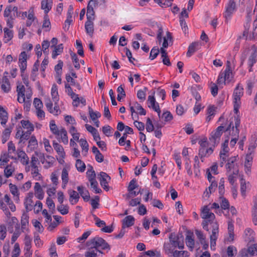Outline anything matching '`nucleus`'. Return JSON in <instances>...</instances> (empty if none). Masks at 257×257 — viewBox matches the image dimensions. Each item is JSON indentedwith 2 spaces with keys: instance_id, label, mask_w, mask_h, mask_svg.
<instances>
[{
  "instance_id": "nucleus-1",
  "label": "nucleus",
  "mask_w": 257,
  "mask_h": 257,
  "mask_svg": "<svg viewBox=\"0 0 257 257\" xmlns=\"http://www.w3.org/2000/svg\"><path fill=\"white\" fill-rule=\"evenodd\" d=\"M86 246L95 250L99 248L103 250L110 249V246L108 243L104 239L99 236H95L87 241Z\"/></svg>"
},
{
  "instance_id": "nucleus-2",
  "label": "nucleus",
  "mask_w": 257,
  "mask_h": 257,
  "mask_svg": "<svg viewBox=\"0 0 257 257\" xmlns=\"http://www.w3.org/2000/svg\"><path fill=\"white\" fill-rule=\"evenodd\" d=\"M170 243L174 247H178L179 249L184 248L183 236L182 233H179L177 235L171 233L169 236Z\"/></svg>"
},
{
  "instance_id": "nucleus-3",
  "label": "nucleus",
  "mask_w": 257,
  "mask_h": 257,
  "mask_svg": "<svg viewBox=\"0 0 257 257\" xmlns=\"http://www.w3.org/2000/svg\"><path fill=\"white\" fill-rule=\"evenodd\" d=\"M223 129L224 126L220 125L217 127L215 132L211 133V137L209 138V141L211 142V145L213 146V147L219 143Z\"/></svg>"
},
{
  "instance_id": "nucleus-4",
  "label": "nucleus",
  "mask_w": 257,
  "mask_h": 257,
  "mask_svg": "<svg viewBox=\"0 0 257 257\" xmlns=\"http://www.w3.org/2000/svg\"><path fill=\"white\" fill-rule=\"evenodd\" d=\"M98 1L97 0H90L89 1L87 7V20L93 21L94 20L95 12L93 10V7H96L98 5Z\"/></svg>"
},
{
  "instance_id": "nucleus-5",
  "label": "nucleus",
  "mask_w": 257,
  "mask_h": 257,
  "mask_svg": "<svg viewBox=\"0 0 257 257\" xmlns=\"http://www.w3.org/2000/svg\"><path fill=\"white\" fill-rule=\"evenodd\" d=\"M100 183L102 187L106 191L109 190V186L108 185V181L111 179L110 177L105 172H101L100 173Z\"/></svg>"
},
{
  "instance_id": "nucleus-6",
  "label": "nucleus",
  "mask_w": 257,
  "mask_h": 257,
  "mask_svg": "<svg viewBox=\"0 0 257 257\" xmlns=\"http://www.w3.org/2000/svg\"><path fill=\"white\" fill-rule=\"evenodd\" d=\"M243 88L242 87L240 86V84H238L233 91V103H241L240 98L243 95Z\"/></svg>"
},
{
  "instance_id": "nucleus-7",
  "label": "nucleus",
  "mask_w": 257,
  "mask_h": 257,
  "mask_svg": "<svg viewBox=\"0 0 257 257\" xmlns=\"http://www.w3.org/2000/svg\"><path fill=\"white\" fill-rule=\"evenodd\" d=\"M148 101L149 103L148 106L149 107H152L155 111L157 112L158 116L160 117L161 110L158 103L156 102V99L154 96L149 95L148 96Z\"/></svg>"
},
{
  "instance_id": "nucleus-8",
  "label": "nucleus",
  "mask_w": 257,
  "mask_h": 257,
  "mask_svg": "<svg viewBox=\"0 0 257 257\" xmlns=\"http://www.w3.org/2000/svg\"><path fill=\"white\" fill-rule=\"evenodd\" d=\"M235 8V3L233 0H229L224 13V17L227 20L233 13Z\"/></svg>"
},
{
  "instance_id": "nucleus-9",
  "label": "nucleus",
  "mask_w": 257,
  "mask_h": 257,
  "mask_svg": "<svg viewBox=\"0 0 257 257\" xmlns=\"http://www.w3.org/2000/svg\"><path fill=\"white\" fill-rule=\"evenodd\" d=\"M201 217L205 219H215V215L214 213L210 212V209L207 206H204L201 211Z\"/></svg>"
},
{
  "instance_id": "nucleus-10",
  "label": "nucleus",
  "mask_w": 257,
  "mask_h": 257,
  "mask_svg": "<svg viewBox=\"0 0 257 257\" xmlns=\"http://www.w3.org/2000/svg\"><path fill=\"white\" fill-rule=\"evenodd\" d=\"M34 191L36 197L40 200L44 198V192L39 182H36L34 186Z\"/></svg>"
},
{
  "instance_id": "nucleus-11",
  "label": "nucleus",
  "mask_w": 257,
  "mask_h": 257,
  "mask_svg": "<svg viewBox=\"0 0 257 257\" xmlns=\"http://www.w3.org/2000/svg\"><path fill=\"white\" fill-rule=\"evenodd\" d=\"M122 228L129 227L134 224L135 218L132 215H128L122 220Z\"/></svg>"
},
{
  "instance_id": "nucleus-12",
  "label": "nucleus",
  "mask_w": 257,
  "mask_h": 257,
  "mask_svg": "<svg viewBox=\"0 0 257 257\" xmlns=\"http://www.w3.org/2000/svg\"><path fill=\"white\" fill-rule=\"evenodd\" d=\"M193 234L192 232H189L186 237V243L187 246L191 251L193 250L194 247L195 241L193 238Z\"/></svg>"
},
{
  "instance_id": "nucleus-13",
  "label": "nucleus",
  "mask_w": 257,
  "mask_h": 257,
  "mask_svg": "<svg viewBox=\"0 0 257 257\" xmlns=\"http://www.w3.org/2000/svg\"><path fill=\"white\" fill-rule=\"evenodd\" d=\"M77 189L83 200L85 201H89L90 199V195L88 191L87 190H84V187L82 186H78Z\"/></svg>"
},
{
  "instance_id": "nucleus-14",
  "label": "nucleus",
  "mask_w": 257,
  "mask_h": 257,
  "mask_svg": "<svg viewBox=\"0 0 257 257\" xmlns=\"http://www.w3.org/2000/svg\"><path fill=\"white\" fill-rule=\"evenodd\" d=\"M85 29L87 34L92 37L94 32V24L93 21L87 20L85 24Z\"/></svg>"
},
{
  "instance_id": "nucleus-15",
  "label": "nucleus",
  "mask_w": 257,
  "mask_h": 257,
  "mask_svg": "<svg viewBox=\"0 0 257 257\" xmlns=\"http://www.w3.org/2000/svg\"><path fill=\"white\" fill-rule=\"evenodd\" d=\"M53 145L58 154L62 158H64L65 153L63 147L55 141L53 142Z\"/></svg>"
},
{
  "instance_id": "nucleus-16",
  "label": "nucleus",
  "mask_w": 257,
  "mask_h": 257,
  "mask_svg": "<svg viewBox=\"0 0 257 257\" xmlns=\"http://www.w3.org/2000/svg\"><path fill=\"white\" fill-rule=\"evenodd\" d=\"M3 84L1 89L5 92H8L11 88L9 80L6 75H4L2 79Z\"/></svg>"
},
{
  "instance_id": "nucleus-17",
  "label": "nucleus",
  "mask_w": 257,
  "mask_h": 257,
  "mask_svg": "<svg viewBox=\"0 0 257 257\" xmlns=\"http://www.w3.org/2000/svg\"><path fill=\"white\" fill-rule=\"evenodd\" d=\"M69 194L70 195L69 201L72 204L77 203L79 198V194L74 190H69Z\"/></svg>"
},
{
  "instance_id": "nucleus-18",
  "label": "nucleus",
  "mask_w": 257,
  "mask_h": 257,
  "mask_svg": "<svg viewBox=\"0 0 257 257\" xmlns=\"http://www.w3.org/2000/svg\"><path fill=\"white\" fill-rule=\"evenodd\" d=\"M73 13V8L72 5H70L69 6L68 12H67V19L65 21V28L66 27V24H68V27H67V30L69 29V26L72 22V15Z\"/></svg>"
},
{
  "instance_id": "nucleus-19",
  "label": "nucleus",
  "mask_w": 257,
  "mask_h": 257,
  "mask_svg": "<svg viewBox=\"0 0 257 257\" xmlns=\"http://www.w3.org/2000/svg\"><path fill=\"white\" fill-rule=\"evenodd\" d=\"M218 235V225L217 223H213L212 233L210 235V240H216Z\"/></svg>"
},
{
  "instance_id": "nucleus-20",
  "label": "nucleus",
  "mask_w": 257,
  "mask_h": 257,
  "mask_svg": "<svg viewBox=\"0 0 257 257\" xmlns=\"http://www.w3.org/2000/svg\"><path fill=\"white\" fill-rule=\"evenodd\" d=\"M60 137H57V139L58 140H60L61 139L62 142L64 144H67L68 143V137H67V131H66V130L63 128V127H62L61 129H60Z\"/></svg>"
},
{
  "instance_id": "nucleus-21",
  "label": "nucleus",
  "mask_w": 257,
  "mask_h": 257,
  "mask_svg": "<svg viewBox=\"0 0 257 257\" xmlns=\"http://www.w3.org/2000/svg\"><path fill=\"white\" fill-rule=\"evenodd\" d=\"M51 95L52 99L55 102V104H56L57 102H58L59 100V96L57 86L55 84H54L52 86L51 89Z\"/></svg>"
},
{
  "instance_id": "nucleus-22",
  "label": "nucleus",
  "mask_w": 257,
  "mask_h": 257,
  "mask_svg": "<svg viewBox=\"0 0 257 257\" xmlns=\"http://www.w3.org/2000/svg\"><path fill=\"white\" fill-rule=\"evenodd\" d=\"M19 158H21V162L24 165H27L29 163V158L23 151L18 152Z\"/></svg>"
},
{
  "instance_id": "nucleus-23",
  "label": "nucleus",
  "mask_w": 257,
  "mask_h": 257,
  "mask_svg": "<svg viewBox=\"0 0 257 257\" xmlns=\"http://www.w3.org/2000/svg\"><path fill=\"white\" fill-rule=\"evenodd\" d=\"M63 50V46L62 44H60L57 46L54 47V50L52 54V57L55 59L57 55L60 54Z\"/></svg>"
},
{
  "instance_id": "nucleus-24",
  "label": "nucleus",
  "mask_w": 257,
  "mask_h": 257,
  "mask_svg": "<svg viewBox=\"0 0 257 257\" xmlns=\"http://www.w3.org/2000/svg\"><path fill=\"white\" fill-rule=\"evenodd\" d=\"M28 21L26 22V26L30 27L32 24V22L34 21L36 18L34 16V10L33 8H31L29 10V14L27 16Z\"/></svg>"
},
{
  "instance_id": "nucleus-25",
  "label": "nucleus",
  "mask_w": 257,
  "mask_h": 257,
  "mask_svg": "<svg viewBox=\"0 0 257 257\" xmlns=\"http://www.w3.org/2000/svg\"><path fill=\"white\" fill-rule=\"evenodd\" d=\"M198 45V42L192 43L188 47V50L186 53L187 56L190 57L196 51V48Z\"/></svg>"
},
{
  "instance_id": "nucleus-26",
  "label": "nucleus",
  "mask_w": 257,
  "mask_h": 257,
  "mask_svg": "<svg viewBox=\"0 0 257 257\" xmlns=\"http://www.w3.org/2000/svg\"><path fill=\"white\" fill-rule=\"evenodd\" d=\"M236 161V157H232L227 160V163L226 165V168L227 172L230 171L234 168V163Z\"/></svg>"
},
{
  "instance_id": "nucleus-27",
  "label": "nucleus",
  "mask_w": 257,
  "mask_h": 257,
  "mask_svg": "<svg viewBox=\"0 0 257 257\" xmlns=\"http://www.w3.org/2000/svg\"><path fill=\"white\" fill-rule=\"evenodd\" d=\"M50 128L51 131L54 135L58 137L60 136V130H59L55 123L54 120H51L50 123Z\"/></svg>"
},
{
  "instance_id": "nucleus-28",
  "label": "nucleus",
  "mask_w": 257,
  "mask_h": 257,
  "mask_svg": "<svg viewBox=\"0 0 257 257\" xmlns=\"http://www.w3.org/2000/svg\"><path fill=\"white\" fill-rule=\"evenodd\" d=\"M12 130L10 128H6L3 132L2 143L5 144L9 139Z\"/></svg>"
},
{
  "instance_id": "nucleus-29",
  "label": "nucleus",
  "mask_w": 257,
  "mask_h": 257,
  "mask_svg": "<svg viewBox=\"0 0 257 257\" xmlns=\"http://www.w3.org/2000/svg\"><path fill=\"white\" fill-rule=\"evenodd\" d=\"M87 176L90 182L96 181V174L95 171L93 170V168L91 167V169L88 170L86 172Z\"/></svg>"
},
{
  "instance_id": "nucleus-30",
  "label": "nucleus",
  "mask_w": 257,
  "mask_h": 257,
  "mask_svg": "<svg viewBox=\"0 0 257 257\" xmlns=\"http://www.w3.org/2000/svg\"><path fill=\"white\" fill-rule=\"evenodd\" d=\"M21 123L24 128L28 129V131H33L34 127L33 124L29 120H22Z\"/></svg>"
},
{
  "instance_id": "nucleus-31",
  "label": "nucleus",
  "mask_w": 257,
  "mask_h": 257,
  "mask_svg": "<svg viewBox=\"0 0 257 257\" xmlns=\"http://www.w3.org/2000/svg\"><path fill=\"white\" fill-rule=\"evenodd\" d=\"M77 170L79 172H83L85 170V165L81 160L77 159L76 161L75 164Z\"/></svg>"
},
{
  "instance_id": "nucleus-32",
  "label": "nucleus",
  "mask_w": 257,
  "mask_h": 257,
  "mask_svg": "<svg viewBox=\"0 0 257 257\" xmlns=\"http://www.w3.org/2000/svg\"><path fill=\"white\" fill-rule=\"evenodd\" d=\"M257 57V52L256 50H254L253 53H251L250 56H249L248 62L249 65L250 67L249 71H251V68L253 66V65L256 62V58Z\"/></svg>"
},
{
  "instance_id": "nucleus-33",
  "label": "nucleus",
  "mask_w": 257,
  "mask_h": 257,
  "mask_svg": "<svg viewBox=\"0 0 257 257\" xmlns=\"http://www.w3.org/2000/svg\"><path fill=\"white\" fill-rule=\"evenodd\" d=\"M88 111L90 117L93 121L96 120L97 118L101 116V114L99 112H94L90 106L88 107Z\"/></svg>"
},
{
  "instance_id": "nucleus-34",
  "label": "nucleus",
  "mask_w": 257,
  "mask_h": 257,
  "mask_svg": "<svg viewBox=\"0 0 257 257\" xmlns=\"http://www.w3.org/2000/svg\"><path fill=\"white\" fill-rule=\"evenodd\" d=\"M41 8L47 14L51 9V5L48 3V0H43L41 2Z\"/></svg>"
},
{
  "instance_id": "nucleus-35",
  "label": "nucleus",
  "mask_w": 257,
  "mask_h": 257,
  "mask_svg": "<svg viewBox=\"0 0 257 257\" xmlns=\"http://www.w3.org/2000/svg\"><path fill=\"white\" fill-rule=\"evenodd\" d=\"M4 31L5 33V38H7V40L5 41V43H7L10 41L13 37V31L9 30L7 28H4Z\"/></svg>"
},
{
  "instance_id": "nucleus-36",
  "label": "nucleus",
  "mask_w": 257,
  "mask_h": 257,
  "mask_svg": "<svg viewBox=\"0 0 257 257\" xmlns=\"http://www.w3.org/2000/svg\"><path fill=\"white\" fill-rule=\"evenodd\" d=\"M173 257H188L189 254L187 251H178L176 250L173 252Z\"/></svg>"
},
{
  "instance_id": "nucleus-37",
  "label": "nucleus",
  "mask_w": 257,
  "mask_h": 257,
  "mask_svg": "<svg viewBox=\"0 0 257 257\" xmlns=\"http://www.w3.org/2000/svg\"><path fill=\"white\" fill-rule=\"evenodd\" d=\"M240 117L238 115L234 116V124H235V133L234 135L237 136L238 137V135L239 133V130L238 129V127L240 125Z\"/></svg>"
},
{
  "instance_id": "nucleus-38",
  "label": "nucleus",
  "mask_w": 257,
  "mask_h": 257,
  "mask_svg": "<svg viewBox=\"0 0 257 257\" xmlns=\"http://www.w3.org/2000/svg\"><path fill=\"white\" fill-rule=\"evenodd\" d=\"M70 54L73 60V62L74 63V67L77 69H79L80 68V64L76 54L72 51L70 52Z\"/></svg>"
},
{
  "instance_id": "nucleus-39",
  "label": "nucleus",
  "mask_w": 257,
  "mask_h": 257,
  "mask_svg": "<svg viewBox=\"0 0 257 257\" xmlns=\"http://www.w3.org/2000/svg\"><path fill=\"white\" fill-rule=\"evenodd\" d=\"M147 87H144V90H139L137 92V97L143 101L146 99Z\"/></svg>"
},
{
  "instance_id": "nucleus-40",
  "label": "nucleus",
  "mask_w": 257,
  "mask_h": 257,
  "mask_svg": "<svg viewBox=\"0 0 257 257\" xmlns=\"http://www.w3.org/2000/svg\"><path fill=\"white\" fill-rule=\"evenodd\" d=\"M138 187V185L137 183V180L135 179H133L129 183L128 186L127 187V191L128 192H131L134 190Z\"/></svg>"
},
{
  "instance_id": "nucleus-41",
  "label": "nucleus",
  "mask_w": 257,
  "mask_h": 257,
  "mask_svg": "<svg viewBox=\"0 0 257 257\" xmlns=\"http://www.w3.org/2000/svg\"><path fill=\"white\" fill-rule=\"evenodd\" d=\"M175 248L171 243H165L164 245V248L167 254L172 253L173 254Z\"/></svg>"
},
{
  "instance_id": "nucleus-42",
  "label": "nucleus",
  "mask_w": 257,
  "mask_h": 257,
  "mask_svg": "<svg viewBox=\"0 0 257 257\" xmlns=\"http://www.w3.org/2000/svg\"><path fill=\"white\" fill-rule=\"evenodd\" d=\"M61 178L63 184H67L68 182V173L66 168H63L62 172Z\"/></svg>"
},
{
  "instance_id": "nucleus-43",
  "label": "nucleus",
  "mask_w": 257,
  "mask_h": 257,
  "mask_svg": "<svg viewBox=\"0 0 257 257\" xmlns=\"http://www.w3.org/2000/svg\"><path fill=\"white\" fill-rule=\"evenodd\" d=\"M247 253H249L250 254L253 255L257 254V244H253L249 246L246 250Z\"/></svg>"
},
{
  "instance_id": "nucleus-44",
  "label": "nucleus",
  "mask_w": 257,
  "mask_h": 257,
  "mask_svg": "<svg viewBox=\"0 0 257 257\" xmlns=\"http://www.w3.org/2000/svg\"><path fill=\"white\" fill-rule=\"evenodd\" d=\"M214 219H208L204 220L202 222V225L203 229L207 231H209V228H208V224H210L211 226L213 225V223H216V222H214Z\"/></svg>"
},
{
  "instance_id": "nucleus-45",
  "label": "nucleus",
  "mask_w": 257,
  "mask_h": 257,
  "mask_svg": "<svg viewBox=\"0 0 257 257\" xmlns=\"http://www.w3.org/2000/svg\"><path fill=\"white\" fill-rule=\"evenodd\" d=\"M22 228L26 226L29 223V216L27 213H24L21 217Z\"/></svg>"
},
{
  "instance_id": "nucleus-46",
  "label": "nucleus",
  "mask_w": 257,
  "mask_h": 257,
  "mask_svg": "<svg viewBox=\"0 0 257 257\" xmlns=\"http://www.w3.org/2000/svg\"><path fill=\"white\" fill-rule=\"evenodd\" d=\"M84 256L85 257H97V254L95 249L94 250L89 247L88 250L85 252Z\"/></svg>"
},
{
  "instance_id": "nucleus-47",
  "label": "nucleus",
  "mask_w": 257,
  "mask_h": 257,
  "mask_svg": "<svg viewBox=\"0 0 257 257\" xmlns=\"http://www.w3.org/2000/svg\"><path fill=\"white\" fill-rule=\"evenodd\" d=\"M159 50L158 48H156V47H154L151 51L150 54V58L151 60H153L157 57L159 53Z\"/></svg>"
},
{
  "instance_id": "nucleus-48",
  "label": "nucleus",
  "mask_w": 257,
  "mask_h": 257,
  "mask_svg": "<svg viewBox=\"0 0 257 257\" xmlns=\"http://www.w3.org/2000/svg\"><path fill=\"white\" fill-rule=\"evenodd\" d=\"M80 146L82 148V150H84L86 153H87L88 151V144L87 143L85 139H81L80 140Z\"/></svg>"
},
{
  "instance_id": "nucleus-49",
  "label": "nucleus",
  "mask_w": 257,
  "mask_h": 257,
  "mask_svg": "<svg viewBox=\"0 0 257 257\" xmlns=\"http://www.w3.org/2000/svg\"><path fill=\"white\" fill-rule=\"evenodd\" d=\"M32 203H33V200L30 199H25V208L27 210V211H29L32 210Z\"/></svg>"
},
{
  "instance_id": "nucleus-50",
  "label": "nucleus",
  "mask_w": 257,
  "mask_h": 257,
  "mask_svg": "<svg viewBox=\"0 0 257 257\" xmlns=\"http://www.w3.org/2000/svg\"><path fill=\"white\" fill-rule=\"evenodd\" d=\"M222 196H220V198H222V202L221 203V207L222 209L225 210L226 209L229 208V203L228 201L224 198L222 197Z\"/></svg>"
},
{
  "instance_id": "nucleus-51",
  "label": "nucleus",
  "mask_w": 257,
  "mask_h": 257,
  "mask_svg": "<svg viewBox=\"0 0 257 257\" xmlns=\"http://www.w3.org/2000/svg\"><path fill=\"white\" fill-rule=\"evenodd\" d=\"M99 201V197L98 196H95L94 199L91 200V204L94 209H95L98 207Z\"/></svg>"
},
{
  "instance_id": "nucleus-52",
  "label": "nucleus",
  "mask_w": 257,
  "mask_h": 257,
  "mask_svg": "<svg viewBox=\"0 0 257 257\" xmlns=\"http://www.w3.org/2000/svg\"><path fill=\"white\" fill-rule=\"evenodd\" d=\"M57 210L62 214L65 215L68 213V207L63 205L57 206Z\"/></svg>"
},
{
  "instance_id": "nucleus-53",
  "label": "nucleus",
  "mask_w": 257,
  "mask_h": 257,
  "mask_svg": "<svg viewBox=\"0 0 257 257\" xmlns=\"http://www.w3.org/2000/svg\"><path fill=\"white\" fill-rule=\"evenodd\" d=\"M94 217V219L95 221V224L98 227H103L105 225V222L101 220L99 218H98L95 215H93Z\"/></svg>"
},
{
  "instance_id": "nucleus-54",
  "label": "nucleus",
  "mask_w": 257,
  "mask_h": 257,
  "mask_svg": "<svg viewBox=\"0 0 257 257\" xmlns=\"http://www.w3.org/2000/svg\"><path fill=\"white\" fill-rule=\"evenodd\" d=\"M217 186V183L214 181L211 182V184L208 187L209 192L206 190V194L208 195L209 193L211 194L212 192L215 191Z\"/></svg>"
},
{
  "instance_id": "nucleus-55",
  "label": "nucleus",
  "mask_w": 257,
  "mask_h": 257,
  "mask_svg": "<svg viewBox=\"0 0 257 257\" xmlns=\"http://www.w3.org/2000/svg\"><path fill=\"white\" fill-rule=\"evenodd\" d=\"M63 66V61L61 60H59L58 64L55 66V71L56 72V74L62 73V69Z\"/></svg>"
},
{
  "instance_id": "nucleus-56",
  "label": "nucleus",
  "mask_w": 257,
  "mask_h": 257,
  "mask_svg": "<svg viewBox=\"0 0 257 257\" xmlns=\"http://www.w3.org/2000/svg\"><path fill=\"white\" fill-rule=\"evenodd\" d=\"M154 1L162 7L164 6L169 7L172 5L171 3L166 0H154Z\"/></svg>"
},
{
  "instance_id": "nucleus-57",
  "label": "nucleus",
  "mask_w": 257,
  "mask_h": 257,
  "mask_svg": "<svg viewBox=\"0 0 257 257\" xmlns=\"http://www.w3.org/2000/svg\"><path fill=\"white\" fill-rule=\"evenodd\" d=\"M34 226L36 228H37V231L40 232L42 233L44 230V227L42 225L41 223L38 220H35L34 222H33Z\"/></svg>"
},
{
  "instance_id": "nucleus-58",
  "label": "nucleus",
  "mask_w": 257,
  "mask_h": 257,
  "mask_svg": "<svg viewBox=\"0 0 257 257\" xmlns=\"http://www.w3.org/2000/svg\"><path fill=\"white\" fill-rule=\"evenodd\" d=\"M50 255L51 257H57V253L56 252V245L53 243L52 244L50 248Z\"/></svg>"
},
{
  "instance_id": "nucleus-59",
  "label": "nucleus",
  "mask_w": 257,
  "mask_h": 257,
  "mask_svg": "<svg viewBox=\"0 0 257 257\" xmlns=\"http://www.w3.org/2000/svg\"><path fill=\"white\" fill-rule=\"evenodd\" d=\"M224 181L223 178L221 179L219 185L218 187L219 189V193L220 195V196H223V195L224 193Z\"/></svg>"
},
{
  "instance_id": "nucleus-60",
  "label": "nucleus",
  "mask_w": 257,
  "mask_h": 257,
  "mask_svg": "<svg viewBox=\"0 0 257 257\" xmlns=\"http://www.w3.org/2000/svg\"><path fill=\"white\" fill-rule=\"evenodd\" d=\"M134 124L139 131H142L144 130L145 124L143 122L136 120L134 122Z\"/></svg>"
},
{
  "instance_id": "nucleus-61",
  "label": "nucleus",
  "mask_w": 257,
  "mask_h": 257,
  "mask_svg": "<svg viewBox=\"0 0 257 257\" xmlns=\"http://www.w3.org/2000/svg\"><path fill=\"white\" fill-rule=\"evenodd\" d=\"M162 117H164V120L165 121H170L173 118L172 114L170 111H166L164 112L162 114Z\"/></svg>"
},
{
  "instance_id": "nucleus-62",
  "label": "nucleus",
  "mask_w": 257,
  "mask_h": 257,
  "mask_svg": "<svg viewBox=\"0 0 257 257\" xmlns=\"http://www.w3.org/2000/svg\"><path fill=\"white\" fill-rule=\"evenodd\" d=\"M51 23L47 14H46L44 17V21L43 24V28H49Z\"/></svg>"
},
{
  "instance_id": "nucleus-63",
  "label": "nucleus",
  "mask_w": 257,
  "mask_h": 257,
  "mask_svg": "<svg viewBox=\"0 0 257 257\" xmlns=\"http://www.w3.org/2000/svg\"><path fill=\"white\" fill-rule=\"evenodd\" d=\"M6 228L5 225H0V239L4 240L6 237Z\"/></svg>"
},
{
  "instance_id": "nucleus-64",
  "label": "nucleus",
  "mask_w": 257,
  "mask_h": 257,
  "mask_svg": "<svg viewBox=\"0 0 257 257\" xmlns=\"http://www.w3.org/2000/svg\"><path fill=\"white\" fill-rule=\"evenodd\" d=\"M34 105L36 109L41 108L43 107V103L42 101L38 98H35L34 99Z\"/></svg>"
}]
</instances>
